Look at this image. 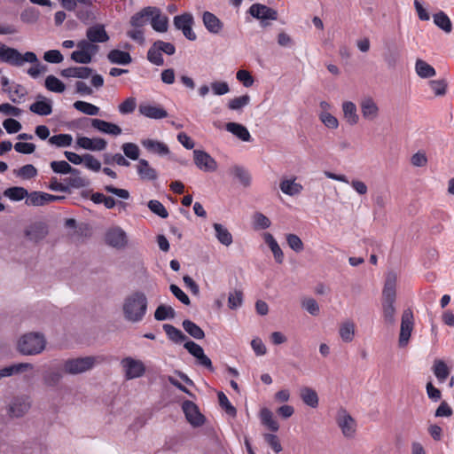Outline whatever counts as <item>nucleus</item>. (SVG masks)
<instances>
[{
	"label": "nucleus",
	"mask_w": 454,
	"mask_h": 454,
	"mask_svg": "<svg viewBox=\"0 0 454 454\" xmlns=\"http://www.w3.org/2000/svg\"><path fill=\"white\" fill-rule=\"evenodd\" d=\"M51 168L53 172L58 174H77L78 170L72 168L71 165L65 160H54L51 162Z\"/></svg>",
	"instance_id": "51"
},
{
	"label": "nucleus",
	"mask_w": 454,
	"mask_h": 454,
	"mask_svg": "<svg viewBox=\"0 0 454 454\" xmlns=\"http://www.w3.org/2000/svg\"><path fill=\"white\" fill-rule=\"evenodd\" d=\"M202 21L209 33L219 34L223 27V22L212 12H204L202 14Z\"/></svg>",
	"instance_id": "34"
},
{
	"label": "nucleus",
	"mask_w": 454,
	"mask_h": 454,
	"mask_svg": "<svg viewBox=\"0 0 454 454\" xmlns=\"http://www.w3.org/2000/svg\"><path fill=\"white\" fill-rule=\"evenodd\" d=\"M236 79L246 88L252 87L254 83L253 75L246 69H239L236 73Z\"/></svg>",
	"instance_id": "64"
},
{
	"label": "nucleus",
	"mask_w": 454,
	"mask_h": 454,
	"mask_svg": "<svg viewBox=\"0 0 454 454\" xmlns=\"http://www.w3.org/2000/svg\"><path fill=\"white\" fill-rule=\"evenodd\" d=\"M163 329L168 338L175 343H182L186 340V336L179 329L171 325H164Z\"/></svg>",
	"instance_id": "50"
},
{
	"label": "nucleus",
	"mask_w": 454,
	"mask_h": 454,
	"mask_svg": "<svg viewBox=\"0 0 454 454\" xmlns=\"http://www.w3.org/2000/svg\"><path fill=\"white\" fill-rule=\"evenodd\" d=\"M262 239L271 251L275 262L278 264L283 263L285 259L284 252L275 237L270 232L265 231L262 234Z\"/></svg>",
	"instance_id": "26"
},
{
	"label": "nucleus",
	"mask_w": 454,
	"mask_h": 454,
	"mask_svg": "<svg viewBox=\"0 0 454 454\" xmlns=\"http://www.w3.org/2000/svg\"><path fill=\"white\" fill-rule=\"evenodd\" d=\"M286 241L288 247L295 253H301L304 249V244L301 238L294 233H288L286 235Z\"/></svg>",
	"instance_id": "57"
},
{
	"label": "nucleus",
	"mask_w": 454,
	"mask_h": 454,
	"mask_svg": "<svg viewBox=\"0 0 454 454\" xmlns=\"http://www.w3.org/2000/svg\"><path fill=\"white\" fill-rule=\"evenodd\" d=\"M212 226L218 242L225 247H230L233 242V237L227 227L219 223H214Z\"/></svg>",
	"instance_id": "35"
},
{
	"label": "nucleus",
	"mask_w": 454,
	"mask_h": 454,
	"mask_svg": "<svg viewBox=\"0 0 454 454\" xmlns=\"http://www.w3.org/2000/svg\"><path fill=\"white\" fill-rule=\"evenodd\" d=\"M184 348L197 359L200 365L213 371V365L210 358L205 355L203 348L199 344L192 340H188L184 342Z\"/></svg>",
	"instance_id": "23"
},
{
	"label": "nucleus",
	"mask_w": 454,
	"mask_h": 454,
	"mask_svg": "<svg viewBox=\"0 0 454 454\" xmlns=\"http://www.w3.org/2000/svg\"><path fill=\"white\" fill-rule=\"evenodd\" d=\"M77 49L72 52L71 59L76 63L89 64L98 51V47L89 41L82 40L76 44Z\"/></svg>",
	"instance_id": "10"
},
{
	"label": "nucleus",
	"mask_w": 454,
	"mask_h": 454,
	"mask_svg": "<svg viewBox=\"0 0 454 454\" xmlns=\"http://www.w3.org/2000/svg\"><path fill=\"white\" fill-rule=\"evenodd\" d=\"M248 13L254 19L261 21L262 27L268 26L267 20H277L278 12L262 4H253L249 9Z\"/></svg>",
	"instance_id": "11"
},
{
	"label": "nucleus",
	"mask_w": 454,
	"mask_h": 454,
	"mask_svg": "<svg viewBox=\"0 0 454 454\" xmlns=\"http://www.w3.org/2000/svg\"><path fill=\"white\" fill-rule=\"evenodd\" d=\"M183 327L194 339L201 340L205 336L203 330L190 320H184L183 322Z\"/></svg>",
	"instance_id": "54"
},
{
	"label": "nucleus",
	"mask_w": 454,
	"mask_h": 454,
	"mask_svg": "<svg viewBox=\"0 0 454 454\" xmlns=\"http://www.w3.org/2000/svg\"><path fill=\"white\" fill-rule=\"evenodd\" d=\"M13 174L23 180H29L35 177L38 174L37 169L32 164H26L21 168L15 169Z\"/></svg>",
	"instance_id": "49"
},
{
	"label": "nucleus",
	"mask_w": 454,
	"mask_h": 454,
	"mask_svg": "<svg viewBox=\"0 0 454 454\" xmlns=\"http://www.w3.org/2000/svg\"><path fill=\"white\" fill-rule=\"evenodd\" d=\"M413 313L411 309L403 312L398 344L404 348L408 345L413 330Z\"/></svg>",
	"instance_id": "14"
},
{
	"label": "nucleus",
	"mask_w": 454,
	"mask_h": 454,
	"mask_svg": "<svg viewBox=\"0 0 454 454\" xmlns=\"http://www.w3.org/2000/svg\"><path fill=\"white\" fill-rule=\"evenodd\" d=\"M137 107V99L136 98L129 97L124 99L119 106L118 111L121 114H132Z\"/></svg>",
	"instance_id": "59"
},
{
	"label": "nucleus",
	"mask_w": 454,
	"mask_h": 454,
	"mask_svg": "<svg viewBox=\"0 0 454 454\" xmlns=\"http://www.w3.org/2000/svg\"><path fill=\"white\" fill-rule=\"evenodd\" d=\"M74 107L77 111L90 116L98 115L100 111L99 107H98L97 106L82 100L75 101L74 103Z\"/></svg>",
	"instance_id": "48"
},
{
	"label": "nucleus",
	"mask_w": 454,
	"mask_h": 454,
	"mask_svg": "<svg viewBox=\"0 0 454 454\" xmlns=\"http://www.w3.org/2000/svg\"><path fill=\"white\" fill-rule=\"evenodd\" d=\"M427 86L435 98H442L448 92L449 84L445 79H436L429 81Z\"/></svg>",
	"instance_id": "41"
},
{
	"label": "nucleus",
	"mask_w": 454,
	"mask_h": 454,
	"mask_svg": "<svg viewBox=\"0 0 454 454\" xmlns=\"http://www.w3.org/2000/svg\"><path fill=\"white\" fill-rule=\"evenodd\" d=\"M301 309L311 316L317 317L320 313V307L314 298H304L301 301Z\"/></svg>",
	"instance_id": "53"
},
{
	"label": "nucleus",
	"mask_w": 454,
	"mask_h": 454,
	"mask_svg": "<svg viewBox=\"0 0 454 454\" xmlns=\"http://www.w3.org/2000/svg\"><path fill=\"white\" fill-rule=\"evenodd\" d=\"M0 61L20 67L26 62L36 61V55L32 51H27L21 54L16 49L0 43Z\"/></svg>",
	"instance_id": "5"
},
{
	"label": "nucleus",
	"mask_w": 454,
	"mask_h": 454,
	"mask_svg": "<svg viewBox=\"0 0 454 454\" xmlns=\"http://www.w3.org/2000/svg\"><path fill=\"white\" fill-rule=\"evenodd\" d=\"M359 109L362 118L366 121H375L380 116V106L376 98L371 95H365L359 101Z\"/></svg>",
	"instance_id": "8"
},
{
	"label": "nucleus",
	"mask_w": 454,
	"mask_h": 454,
	"mask_svg": "<svg viewBox=\"0 0 454 454\" xmlns=\"http://www.w3.org/2000/svg\"><path fill=\"white\" fill-rule=\"evenodd\" d=\"M121 368L127 380L142 378L146 373V365L141 360L134 356H125L121 360Z\"/></svg>",
	"instance_id": "6"
},
{
	"label": "nucleus",
	"mask_w": 454,
	"mask_h": 454,
	"mask_svg": "<svg viewBox=\"0 0 454 454\" xmlns=\"http://www.w3.org/2000/svg\"><path fill=\"white\" fill-rule=\"evenodd\" d=\"M174 317L175 310L170 306L160 305L154 312L155 319L160 321L173 318Z\"/></svg>",
	"instance_id": "60"
},
{
	"label": "nucleus",
	"mask_w": 454,
	"mask_h": 454,
	"mask_svg": "<svg viewBox=\"0 0 454 454\" xmlns=\"http://www.w3.org/2000/svg\"><path fill=\"white\" fill-rule=\"evenodd\" d=\"M336 423L344 437L352 439L356 436L357 424L356 419L345 409H340L336 414Z\"/></svg>",
	"instance_id": "9"
},
{
	"label": "nucleus",
	"mask_w": 454,
	"mask_h": 454,
	"mask_svg": "<svg viewBox=\"0 0 454 454\" xmlns=\"http://www.w3.org/2000/svg\"><path fill=\"white\" fill-rule=\"evenodd\" d=\"M193 160L196 167L201 171L215 172L218 168L216 160L205 151L194 150Z\"/></svg>",
	"instance_id": "17"
},
{
	"label": "nucleus",
	"mask_w": 454,
	"mask_h": 454,
	"mask_svg": "<svg viewBox=\"0 0 454 454\" xmlns=\"http://www.w3.org/2000/svg\"><path fill=\"white\" fill-rule=\"evenodd\" d=\"M61 198L43 192H28L25 204L28 207H42Z\"/></svg>",
	"instance_id": "22"
},
{
	"label": "nucleus",
	"mask_w": 454,
	"mask_h": 454,
	"mask_svg": "<svg viewBox=\"0 0 454 454\" xmlns=\"http://www.w3.org/2000/svg\"><path fill=\"white\" fill-rule=\"evenodd\" d=\"M252 226L254 231L267 230L271 226L270 219L261 212L252 215Z\"/></svg>",
	"instance_id": "45"
},
{
	"label": "nucleus",
	"mask_w": 454,
	"mask_h": 454,
	"mask_svg": "<svg viewBox=\"0 0 454 454\" xmlns=\"http://www.w3.org/2000/svg\"><path fill=\"white\" fill-rule=\"evenodd\" d=\"M75 143L76 147L92 152L104 151L107 146V142L104 138L88 137L82 135L76 136Z\"/></svg>",
	"instance_id": "19"
},
{
	"label": "nucleus",
	"mask_w": 454,
	"mask_h": 454,
	"mask_svg": "<svg viewBox=\"0 0 454 454\" xmlns=\"http://www.w3.org/2000/svg\"><path fill=\"white\" fill-rule=\"evenodd\" d=\"M225 129L242 142H250L252 136L247 128L239 122L230 121L225 124Z\"/></svg>",
	"instance_id": "28"
},
{
	"label": "nucleus",
	"mask_w": 454,
	"mask_h": 454,
	"mask_svg": "<svg viewBox=\"0 0 454 454\" xmlns=\"http://www.w3.org/2000/svg\"><path fill=\"white\" fill-rule=\"evenodd\" d=\"M121 149L126 157L132 160H138L139 159V147L134 143H124Z\"/></svg>",
	"instance_id": "62"
},
{
	"label": "nucleus",
	"mask_w": 454,
	"mask_h": 454,
	"mask_svg": "<svg viewBox=\"0 0 454 454\" xmlns=\"http://www.w3.org/2000/svg\"><path fill=\"white\" fill-rule=\"evenodd\" d=\"M147 59L151 63L156 66L163 65L164 59L162 57V53L161 51L159 49L156 42L149 49L147 53Z\"/></svg>",
	"instance_id": "58"
},
{
	"label": "nucleus",
	"mask_w": 454,
	"mask_h": 454,
	"mask_svg": "<svg viewBox=\"0 0 454 454\" xmlns=\"http://www.w3.org/2000/svg\"><path fill=\"white\" fill-rule=\"evenodd\" d=\"M49 143L57 147H67L72 145L73 137L70 134L55 135L49 138Z\"/></svg>",
	"instance_id": "56"
},
{
	"label": "nucleus",
	"mask_w": 454,
	"mask_h": 454,
	"mask_svg": "<svg viewBox=\"0 0 454 454\" xmlns=\"http://www.w3.org/2000/svg\"><path fill=\"white\" fill-rule=\"evenodd\" d=\"M397 275L395 272H388L386 277L382 291V315L384 322L387 325H394L395 322L396 309L395 306L396 296Z\"/></svg>",
	"instance_id": "2"
},
{
	"label": "nucleus",
	"mask_w": 454,
	"mask_h": 454,
	"mask_svg": "<svg viewBox=\"0 0 454 454\" xmlns=\"http://www.w3.org/2000/svg\"><path fill=\"white\" fill-rule=\"evenodd\" d=\"M434 25L444 33L450 34L452 31V22L449 16L442 11H439L433 15Z\"/></svg>",
	"instance_id": "42"
},
{
	"label": "nucleus",
	"mask_w": 454,
	"mask_h": 454,
	"mask_svg": "<svg viewBox=\"0 0 454 454\" xmlns=\"http://www.w3.org/2000/svg\"><path fill=\"white\" fill-rule=\"evenodd\" d=\"M339 335L342 341L349 343L356 336V324L351 319L343 321L339 327Z\"/></svg>",
	"instance_id": "37"
},
{
	"label": "nucleus",
	"mask_w": 454,
	"mask_h": 454,
	"mask_svg": "<svg viewBox=\"0 0 454 454\" xmlns=\"http://www.w3.org/2000/svg\"><path fill=\"white\" fill-rule=\"evenodd\" d=\"M92 74V69L87 67H71L61 70L60 74L66 78L87 79Z\"/></svg>",
	"instance_id": "36"
},
{
	"label": "nucleus",
	"mask_w": 454,
	"mask_h": 454,
	"mask_svg": "<svg viewBox=\"0 0 454 454\" xmlns=\"http://www.w3.org/2000/svg\"><path fill=\"white\" fill-rule=\"evenodd\" d=\"M45 87L48 90L56 93H62L66 90V85L54 75H49L46 77Z\"/></svg>",
	"instance_id": "52"
},
{
	"label": "nucleus",
	"mask_w": 454,
	"mask_h": 454,
	"mask_svg": "<svg viewBox=\"0 0 454 454\" xmlns=\"http://www.w3.org/2000/svg\"><path fill=\"white\" fill-rule=\"evenodd\" d=\"M91 126L97 130L112 136H119L122 130L120 126L100 119H91Z\"/></svg>",
	"instance_id": "32"
},
{
	"label": "nucleus",
	"mask_w": 454,
	"mask_h": 454,
	"mask_svg": "<svg viewBox=\"0 0 454 454\" xmlns=\"http://www.w3.org/2000/svg\"><path fill=\"white\" fill-rule=\"evenodd\" d=\"M46 338L39 332L21 334L16 340V350L23 356H37L46 348Z\"/></svg>",
	"instance_id": "3"
},
{
	"label": "nucleus",
	"mask_w": 454,
	"mask_h": 454,
	"mask_svg": "<svg viewBox=\"0 0 454 454\" xmlns=\"http://www.w3.org/2000/svg\"><path fill=\"white\" fill-rule=\"evenodd\" d=\"M107 58L113 64L127 65L131 62L129 53L120 50H112L109 51Z\"/></svg>",
	"instance_id": "46"
},
{
	"label": "nucleus",
	"mask_w": 454,
	"mask_h": 454,
	"mask_svg": "<svg viewBox=\"0 0 454 454\" xmlns=\"http://www.w3.org/2000/svg\"><path fill=\"white\" fill-rule=\"evenodd\" d=\"M410 161L415 168H424L428 163V158L424 151L419 150L411 156Z\"/></svg>",
	"instance_id": "63"
},
{
	"label": "nucleus",
	"mask_w": 454,
	"mask_h": 454,
	"mask_svg": "<svg viewBox=\"0 0 454 454\" xmlns=\"http://www.w3.org/2000/svg\"><path fill=\"white\" fill-rule=\"evenodd\" d=\"M4 91L8 93L9 98L14 103H20L22 101L26 95V90L20 85H13L9 89H4Z\"/></svg>",
	"instance_id": "55"
},
{
	"label": "nucleus",
	"mask_w": 454,
	"mask_h": 454,
	"mask_svg": "<svg viewBox=\"0 0 454 454\" xmlns=\"http://www.w3.org/2000/svg\"><path fill=\"white\" fill-rule=\"evenodd\" d=\"M30 409V403L23 398H16L8 405L7 412L11 418H21Z\"/></svg>",
	"instance_id": "27"
},
{
	"label": "nucleus",
	"mask_w": 454,
	"mask_h": 454,
	"mask_svg": "<svg viewBox=\"0 0 454 454\" xmlns=\"http://www.w3.org/2000/svg\"><path fill=\"white\" fill-rule=\"evenodd\" d=\"M138 112L141 115L154 120L163 119L168 116L167 111L162 106L146 102L139 105Z\"/></svg>",
	"instance_id": "24"
},
{
	"label": "nucleus",
	"mask_w": 454,
	"mask_h": 454,
	"mask_svg": "<svg viewBox=\"0 0 454 454\" xmlns=\"http://www.w3.org/2000/svg\"><path fill=\"white\" fill-rule=\"evenodd\" d=\"M34 365L30 363H16L4 366V371L5 377L8 378L26 372H31L34 371Z\"/></svg>",
	"instance_id": "39"
},
{
	"label": "nucleus",
	"mask_w": 454,
	"mask_h": 454,
	"mask_svg": "<svg viewBox=\"0 0 454 454\" xmlns=\"http://www.w3.org/2000/svg\"><path fill=\"white\" fill-rule=\"evenodd\" d=\"M87 37L90 43H104L108 40V35L103 26L96 25L87 31Z\"/></svg>",
	"instance_id": "43"
},
{
	"label": "nucleus",
	"mask_w": 454,
	"mask_h": 454,
	"mask_svg": "<svg viewBox=\"0 0 454 454\" xmlns=\"http://www.w3.org/2000/svg\"><path fill=\"white\" fill-rule=\"evenodd\" d=\"M414 69L416 74L421 79H430L436 75L434 67L421 59L416 60Z\"/></svg>",
	"instance_id": "38"
},
{
	"label": "nucleus",
	"mask_w": 454,
	"mask_h": 454,
	"mask_svg": "<svg viewBox=\"0 0 454 454\" xmlns=\"http://www.w3.org/2000/svg\"><path fill=\"white\" fill-rule=\"evenodd\" d=\"M29 110L38 115H50L52 113V102L43 96H38L35 102L29 106Z\"/></svg>",
	"instance_id": "33"
},
{
	"label": "nucleus",
	"mask_w": 454,
	"mask_h": 454,
	"mask_svg": "<svg viewBox=\"0 0 454 454\" xmlns=\"http://www.w3.org/2000/svg\"><path fill=\"white\" fill-rule=\"evenodd\" d=\"M279 189L281 192L289 197H298L303 191V184L298 180V176L290 175L284 176L279 181Z\"/></svg>",
	"instance_id": "13"
},
{
	"label": "nucleus",
	"mask_w": 454,
	"mask_h": 454,
	"mask_svg": "<svg viewBox=\"0 0 454 454\" xmlns=\"http://www.w3.org/2000/svg\"><path fill=\"white\" fill-rule=\"evenodd\" d=\"M193 17L191 13H183L174 18L176 28L182 30L184 35L190 41L196 40L197 36L192 28Z\"/></svg>",
	"instance_id": "21"
},
{
	"label": "nucleus",
	"mask_w": 454,
	"mask_h": 454,
	"mask_svg": "<svg viewBox=\"0 0 454 454\" xmlns=\"http://www.w3.org/2000/svg\"><path fill=\"white\" fill-rule=\"evenodd\" d=\"M148 301L142 292H135L126 296L122 302V314L126 321L138 323L147 311Z\"/></svg>",
	"instance_id": "1"
},
{
	"label": "nucleus",
	"mask_w": 454,
	"mask_h": 454,
	"mask_svg": "<svg viewBox=\"0 0 454 454\" xmlns=\"http://www.w3.org/2000/svg\"><path fill=\"white\" fill-rule=\"evenodd\" d=\"M141 145L150 153L161 157L170 154L169 147L161 141L153 138H144L141 140Z\"/></svg>",
	"instance_id": "25"
},
{
	"label": "nucleus",
	"mask_w": 454,
	"mask_h": 454,
	"mask_svg": "<svg viewBox=\"0 0 454 454\" xmlns=\"http://www.w3.org/2000/svg\"><path fill=\"white\" fill-rule=\"evenodd\" d=\"M183 411L187 421L194 427H200L205 423V417L200 411L199 407L191 401H184L182 404Z\"/></svg>",
	"instance_id": "20"
},
{
	"label": "nucleus",
	"mask_w": 454,
	"mask_h": 454,
	"mask_svg": "<svg viewBox=\"0 0 454 454\" xmlns=\"http://www.w3.org/2000/svg\"><path fill=\"white\" fill-rule=\"evenodd\" d=\"M340 111L343 121L351 127L356 126L360 121V115L356 104L350 99H344L340 103Z\"/></svg>",
	"instance_id": "15"
},
{
	"label": "nucleus",
	"mask_w": 454,
	"mask_h": 454,
	"mask_svg": "<svg viewBox=\"0 0 454 454\" xmlns=\"http://www.w3.org/2000/svg\"><path fill=\"white\" fill-rule=\"evenodd\" d=\"M299 395L304 405L317 409L319 406V395L316 389L311 387H302L299 391Z\"/></svg>",
	"instance_id": "29"
},
{
	"label": "nucleus",
	"mask_w": 454,
	"mask_h": 454,
	"mask_svg": "<svg viewBox=\"0 0 454 454\" xmlns=\"http://www.w3.org/2000/svg\"><path fill=\"white\" fill-rule=\"evenodd\" d=\"M4 196L11 201L18 202L22 200H27L28 191L21 186H13L7 188L4 191Z\"/></svg>",
	"instance_id": "44"
},
{
	"label": "nucleus",
	"mask_w": 454,
	"mask_h": 454,
	"mask_svg": "<svg viewBox=\"0 0 454 454\" xmlns=\"http://www.w3.org/2000/svg\"><path fill=\"white\" fill-rule=\"evenodd\" d=\"M145 13L149 14L151 26L156 32L165 33L168 27V18L163 15L160 10L154 6L145 7Z\"/></svg>",
	"instance_id": "16"
},
{
	"label": "nucleus",
	"mask_w": 454,
	"mask_h": 454,
	"mask_svg": "<svg viewBox=\"0 0 454 454\" xmlns=\"http://www.w3.org/2000/svg\"><path fill=\"white\" fill-rule=\"evenodd\" d=\"M324 175L325 177H327L329 179L341 182L344 184H348L351 186V188L360 196H364V195L367 194V192H368L367 184L360 179L356 178V179H352L349 182L348 177L345 175L335 174L331 171H325Z\"/></svg>",
	"instance_id": "18"
},
{
	"label": "nucleus",
	"mask_w": 454,
	"mask_h": 454,
	"mask_svg": "<svg viewBox=\"0 0 454 454\" xmlns=\"http://www.w3.org/2000/svg\"><path fill=\"white\" fill-rule=\"evenodd\" d=\"M258 416L262 425L268 430L272 432H278L279 430L280 425L275 418L273 412L269 408H261Z\"/></svg>",
	"instance_id": "30"
},
{
	"label": "nucleus",
	"mask_w": 454,
	"mask_h": 454,
	"mask_svg": "<svg viewBox=\"0 0 454 454\" xmlns=\"http://www.w3.org/2000/svg\"><path fill=\"white\" fill-rule=\"evenodd\" d=\"M102 359L98 356H83L69 358L63 362V372L70 375H77L87 372L100 364Z\"/></svg>",
	"instance_id": "4"
},
{
	"label": "nucleus",
	"mask_w": 454,
	"mask_h": 454,
	"mask_svg": "<svg viewBox=\"0 0 454 454\" xmlns=\"http://www.w3.org/2000/svg\"><path fill=\"white\" fill-rule=\"evenodd\" d=\"M136 168L137 175L144 181H154L158 177L156 169L145 159L138 160Z\"/></svg>",
	"instance_id": "31"
},
{
	"label": "nucleus",
	"mask_w": 454,
	"mask_h": 454,
	"mask_svg": "<svg viewBox=\"0 0 454 454\" xmlns=\"http://www.w3.org/2000/svg\"><path fill=\"white\" fill-rule=\"evenodd\" d=\"M105 241L112 247L123 249L128 246L129 239L126 231L122 228L114 226L106 231Z\"/></svg>",
	"instance_id": "12"
},
{
	"label": "nucleus",
	"mask_w": 454,
	"mask_h": 454,
	"mask_svg": "<svg viewBox=\"0 0 454 454\" xmlns=\"http://www.w3.org/2000/svg\"><path fill=\"white\" fill-rule=\"evenodd\" d=\"M251 98L245 94L231 98L227 103V107L231 111H242L244 107L250 104Z\"/></svg>",
	"instance_id": "47"
},
{
	"label": "nucleus",
	"mask_w": 454,
	"mask_h": 454,
	"mask_svg": "<svg viewBox=\"0 0 454 454\" xmlns=\"http://www.w3.org/2000/svg\"><path fill=\"white\" fill-rule=\"evenodd\" d=\"M317 117L321 124L329 130H337L340 126V121L333 114V106L332 103L322 100L318 104Z\"/></svg>",
	"instance_id": "7"
},
{
	"label": "nucleus",
	"mask_w": 454,
	"mask_h": 454,
	"mask_svg": "<svg viewBox=\"0 0 454 454\" xmlns=\"http://www.w3.org/2000/svg\"><path fill=\"white\" fill-rule=\"evenodd\" d=\"M63 372L59 371H50L47 372L43 376V383L47 387H55L62 380Z\"/></svg>",
	"instance_id": "61"
},
{
	"label": "nucleus",
	"mask_w": 454,
	"mask_h": 454,
	"mask_svg": "<svg viewBox=\"0 0 454 454\" xmlns=\"http://www.w3.org/2000/svg\"><path fill=\"white\" fill-rule=\"evenodd\" d=\"M432 371L439 383L445 382L450 373V367L442 359H435L434 361Z\"/></svg>",
	"instance_id": "40"
}]
</instances>
